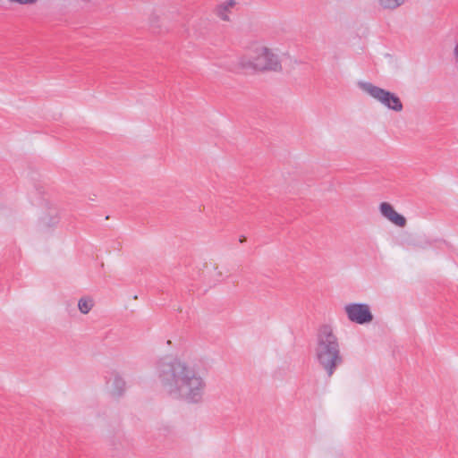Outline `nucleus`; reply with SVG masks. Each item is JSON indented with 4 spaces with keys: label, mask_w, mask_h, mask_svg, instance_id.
Wrapping results in <instances>:
<instances>
[{
    "label": "nucleus",
    "mask_w": 458,
    "mask_h": 458,
    "mask_svg": "<svg viewBox=\"0 0 458 458\" xmlns=\"http://www.w3.org/2000/svg\"><path fill=\"white\" fill-rule=\"evenodd\" d=\"M235 4L236 2L234 0H225L217 5L216 9V15L223 21H228L230 20L229 13Z\"/></svg>",
    "instance_id": "1a4fd4ad"
},
{
    "label": "nucleus",
    "mask_w": 458,
    "mask_h": 458,
    "mask_svg": "<svg viewBox=\"0 0 458 458\" xmlns=\"http://www.w3.org/2000/svg\"><path fill=\"white\" fill-rule=\"evenodd\" d=\"M40 223L45 228L55 226L59 223L57 209L55 208H50L47 213L40 218Z\"/></svg>",
    "instance_id": "6e6552de"
},
{
    "label": "nucleus",
    "mask_w": 458,
    "mask_h": 458,
    "mask_svg": "<svg viewBox=\"0 0 458 458\" xmlns=\"http://www.w3.org/2000/svg\"><path fill=\"white\" fill-rule=\"evenodd\" d=\"M454 54L456 61L458 62V42L456 43V45L454 47Z\"/></svg>",
    "instance_id": "ddd939ff"
},
{
    "label": "nucleus",
    "mask_w": 458,
    "mask_h": 458,
    "mask_svg": "<svg viewBox=\"0 0 458 458\" xmlns=\"http://www.w3.org/2000/svg\"><path fill=\"white\" fill-rule=\"evenodd\" d=\"M239 241H240V242L242 243V242H246V237L245 236H242Z\"/></svg>",
    "instance_id": "4468645a"
},
{
    "label": "nucleus",
    "mask_w": 458,
    "mask_h": 458,
    "mask_svg": "<svg viewBox=\"0 0 458 458\" xmlns=\"http://www.w3.org/2000/svg\"><path fill=\"white\" fill-rule=\"evenodd\" d=\"M239 65L241 68H252L259 71L281 70L278 56L272 53L267 47L262 46L256 47L255 55L251 58L242 57L239 61Z\"/></svg>",
    "instance_id": "7ed1b4c3"
},
{
    "label": "nucleus",
    "mask_w": 458,
    "mask_h": 458,
    "mask_svg": "<svg viewBox=\"0 0 458 458\" xmlns=\"http://www.w3.org/2000/svg\"><path fill=\"white\" fill-rule=\"evenodd\" d=\"M94 306V301L90 297H82L78 301V309L82 314H88Z\"/></svg>",
    "instance_id": "9b49d317"
},
{
    "label": "nucleus",
    "mask_w": 458,
    "mask_h": 458,
    "mask_svg": "<svg viewBox=\"0 0 458 458\" xmlns=\"http://www.w3.org/2000/svg\"><path fill=\"white\" fill-rule=\"evenodd\" d=\"M226 68H227L228 70H234V68H233V67H232V66H228V67H226Z\"/></svg>",
    "instance_id": "2eb2a0df"
},
{
    "label": "nucleus",
    "mask_w": 458,
    "mask_h": 458,
    "mask_svg": "<svg viewBox=\"0 0 458 458\" xmlns=\"http://www.w3.org/2000/svg\"><path fill=\"white\" fill-rule=\"evenodd\" d=\"M110 387V393L114 397L122 396L126 388V382L117 371H112L111 377L107 381Z\"/></svg>",
    "instance_id": "0eeeda50"
},
{
    "label": "nucleus",
    "mask_w": 458,
    "mask_h": 458,
    "mask_svg": "<svg viewBox=\"0 0 458 458\" xmlns=\"http://www.w3.org/2000/svg\"><path fill=\"white\" fill-rule=\"evenodd\" d=\"M315 354L318 364L329 377L344 363L338 338L328 325H323L318 329Z\"/></svg>",
    "instance_id": "f03ea898"
},
{
    "label": "nucleus",
    "mask_w": 458,
    "mask_h": 458,
    "mask_svg": "<svg viewBox=\"0 0 458 458\" xmlns=\"http://www.w3.org/2000/svg\"><path fill=\"white\" fill-rule=\"evenodd\" d=\"M344 311L351 322L364 325L373 320L369 306L365 303H350L344 306Z\"/></svg>",
    "instance_id": "39448f33"
},
{
    "label": "nucleus",
    "mask_w": 458,
    "mask_h": 458,
    "mask_svg": "<svg viewBox=\"0 0 458 458\" xmlns=\"http://www.w3.org/2000/svg\"><path fill=\"white\" fill-rule=\"evenodd\" d=\"M379 210L384 217L387 218L395 225L400 227H404L406 225V218L397 213L390 203L382 202L379 205Z\"/></svg>",
    "instance_id": "423d86ee"
},
{
    "label": "nucleus",
    "mask_w": 458,
    "mask_h": 458,
    "mask_svg": "<svg viewBox=\"0 0 458 458\" xmlns=\"http://www.w3.org/2000/svg\"><path fill=\"white\" fill-rule=\"evenodd\" d=\"M10 3H15L21 5H30L38 2V0H8Z\"/></svg>",
    "instance_id": "f8f14e48"
},
{
    "label": "nucleus",
    "mask_w": 458,
    "mask_h": 458,
    "mask_svg": "<svg viewBox=\"0 0 458 458\" xmlns=\"http://www.w3.org/2000/svg\"><path fill=\"white\" fill-rule=\"evenodd\" d=\"M157 375L170 397L191 404L202 403L206 382L194 366L172 356H165L157 362Z\"/></svg>",
    "instance_id": "f257e3e1"
},
{
    "label": "nucleus",
    "mask_w": 458,
    "mask_h": 458,
    "mask_svg": "<svg viewBox=\"0 0 458 458\" xmlns=\"http://www.w3.org/2000/svg\"><path fill=\"white\" fill-rule=\"evenodd\" d=\"M377 4L383 10L394 11L404 4L406 0H376Z\"/></svg>",
    "instance_id": "9d476101"
},
{
    "label": "nucleus",
    "mask_w": 458,
    "mask_h": 458,
    "mask_svg": "<svg viewBox=\"0 0 458 458\" xmlns=\"http://www.w3.org/2000/svg\"><path fill=\"white\" fill-rule=\"evenodd\" d=\"M358 85L364 92L388 109L394 112H401L403 109L400 98L394 93L375 86L370 82L360 81Z\"/></svg>",
    "instance_id": "20e7f679"
}]
</instances>
